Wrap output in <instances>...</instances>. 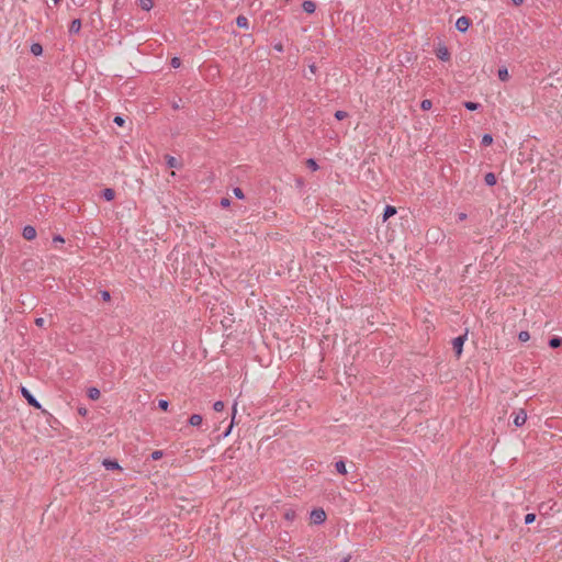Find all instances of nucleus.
Masks as SVG:
<instances>
[{"instance_id":"obj_1","label":"nucleus","mask_w":562,"mask_h":562,"mask_svg":"<svg viewBox=\"0 0 562 562\" xmlns=\"http://www.w3.org/2000/svg\"><path fill=\"white\" fill-rule=\"evenodd\" d=\"M467 339V336H459V337H456L453 340H452V348L456 352V356L459 358L462 353V348H463V345H464V341Z\"/></svg>"},{"instance_id":"obj_2","label":"nucleus","mask_w":562,"mask_h":562,"mask_svg":"<svg viewBox=\"0 0 562 562\" xmlns=\"http://www.w3.org/2000/svg\"><path fill=\"white\" fill-rule=\"evenodd\" d=\"M311 519L314 524H322L326 519V514L322 508L312 510Z\"/></svg>"},{"instance_id":"obj_3","label":"nucleus","mask_w":562,"mask_h":562,"mask_svg":"<svg viewBox=\"0 0 562 562\" xmlns=\"http://www.w3.org/2000/svg\"><path fill=\"white\" fill-rule=\"evenodd\" d=\"M21 393L24 396V398L27 401V403L35 407L41 408V404L37 402V400L30 393V391L26 387L21 389Z\"/></svg>"},{"instance_id":"obj_4","label":"nucleus","mask_w":562,"mask_h":562,"mask_svg":"<svg viewBox=\"0 0 562 562\" xmlns=\"http://www.w3.org/2000/svg\"><path fill=\"white\" fill-rule=\"evenodd\" d=\"M527 420V414L525 409H519L516 413H514V424L517 427L522 426Z\"/></svg>"},{"instance_id":"obj_5","label":"nucleus","mask_w":562,"mask_h":562,"mask_svg":"<svg viewBox=\"0 0 562 562\" xmlns=\"http://www.w3.org/2000/svg\"><path fill=\"white\" fill-rule=\"evenodd\" d=\"M471 24V21L469 18L467 16H460L457 22H456V27L458 31L460 32H465L468 31L469 26Z\"/></svg>"},{"instance_id":"obj_6","label":"nucleus","mask_w":562,"mask_h":562,"mask_svg":"<svg viewBox=\"0 0 562 562\" xmlns=\"http://www.w3.org/2000/svg\"><path fill=\"white\" fill-rule=\"evenodd\" d=\"M22 235L26 240H32L36 237V229L35 227L27 225L23 228Z\"/></svg>"},{"instance_id":"obj_7","label":"nucleus","mask_w":562,"mask_h":562,"mask_svg":"<svg viewBox=\"0 0 562 562\" xmlns=\"http://www.w3.org/2000/svg\"><path fill=\"white\" fill-rule=\"evenodd\" d=\"M302 8L306 13L311 14L315 12L316 4L311 0H306L303 2Z\"/></svg>"},{"instance_id":"obj_8","label":"nucleus","mask_w":562,"mask_h":562,"mask_svg":"<svg viewBox=\"0 0 562 562\" xmlns=\"http://www.w3.org/2000/svg\"><path fill=\"white\" fill-rule=\"evenodd\" d=\"M437 57L441 60H448L450 58V53L447 47H440L437 50Z\"/></svg>"},{"instance_id":"obj_9","label":"nucleus","mask_w":562,"mask_h":562,"mask_svg":"<svg viewBox=\"0 0 562 562\" xmlns=\"http://www.w3.org/2000/svg\"><path fill=\"white\" fill-rule=\"evenodd\" d=\"M81 30V21L79 19H75L69 25L70 33H79Z\"/></svg>"},{"instance_id":"obj_10","label":"nucleus","mask_w":562,"mask_h":562,"mask_svg":"<svg viewBox=\"0 0 562 562\" xmlns=\"http://www.w3.org/2000/svg\"><path fill=\"white\" fill-rule=\"evenodd\" d=\"M102 464L105 467L106 470H116L120 469V465L114 460L104 459Z\"/></svg>"},{"instance_id":"obj_11","label":"nucleus","mask_w":562,"mask_h":562,"mask_svg":"<svg viewBox=\"0 0 562 562\" xmlns=\"http://www.w3.org/2000/svg\"><path fill=\"white\" fill-rule=\"evenodd\" d=\"M395 214H396V209L392 205H387L384 209L383 221L385 222L386 220H389L391 216H393Z\"/></svg>"},{"instance_id":"obj_12","label":"nucleus","mask_w":562,"mask_h":562,"mask_svg":"<svg viewBox=\"0 0 562 562\" xmlns=\"http://www.w3.org/2000/svg\"><path fill=\"white\" fill-rule=\"evenodd\" d=\"M202 420H203V418H202V416H201V415H199V414H193V415L189 418V423H190V425H191V426H194V427L200 426V425L202 424Z\"/></svg>"},{"instance_id":"obj_13","label":"nucleus","mask_w":562,"mask_h":562,"mask_svg":"<svg viewBox=\"0 0 562 562\" xmlns=\"http://www.w3.org/2000/svg\"><path fill=\"white\" fill-rule=\"evenodd\" d=\"M335 468H336V471L339 473V474H342V475H346L347 474V469H346V463L342 461V460H339L335 463Z\"/></svg>"},{"instance_id":"obj_14","label":"nucleus","mask_w":562,"mask_h":562,"mask_svg":"<svg viewBox=\"0 0 562 562\" xmlns=\"http://www.w3.org/2000/svg\"><path fill=\"white\" fill-rule=\"evenodd\" d=\"M484 180H485V183L491 187L496 184V181H497L496 176L493 172L486 173L484 177Z\"/></svg>"},{"instance_id":"obj_15","label":"nucleus","mask_w":562,"mask_h":562,"mask_svg":"<svg viewBox=\"0 0 562 562\" xmlns=\"http://www.w3.org/2000/svg\"><path fill=\"white\" fill-rule=\"evenodd\" d=\"M236 24L239 27L248 29V19L245 15H238L236 19Z\"/></svg>"},{"instance_id":"obj_16","label":"nucleus","mask_w":562,"mask_h":562,"mask_svg":"<svg viewBox=\"0 0 562 562\" xmlns=\"http://www.w3.org/2000/svg\"><path fill=\"white\" fill-rule=\"evenodd\" d=\"M31 53L35 56H40L43 53V47L40 43H34L31 45Z\"/></svg>"},{"instance_id":"obj_17","label":"nucleus","mask_w":562,"mask_h":562,"mask_svg":"<svg viewBox=\"0 0 562 562\" xmlns=\"http://www.w3.org/2000/svg\"><path fill=\"white\" fill-rule=\"evenodd\" d=\"M89 398L97 401L100 397V391L97 387H90L88 390Z\"/></svg>"},{"instance_id":"obj_18","label":"nucleus","mask_w":562,"mask_h":562,"mask_svg":"<svg viewBox=\"0 0 562 562\" xmlns=\"http://www.w3.org/2000/svg\"><path fill=\"white\" fill-rule=\"evenodd\" d=\"M102 195L106 201H112L115 196V192L114 190L108 188L103 190Z\"/></svg>"},{"instance_id":"obj_19","label":"nucleus","mask_w":562,"mask_h":562,"mask_svg":"<svg viewBox=\"0 0 562 562\" xmlns=\"http://www.w3.org/2000/svg\"><path fill=\"white\" fill-rule=\"evenodd\" d=\"M166 158H167L168 167H170V168H179L180 167V164L177 160V158H175L172 156H167Z\"/></svg>"},{"instance_id":"obj_20","label":"nucleus","mask_w":562,"mask_h":562,"mask_svg":"<svg viewBox=\"0 0 562 562\" xmlns=\"http://www.w3.org/2000/svg\"><path fill=\"white\" fill-rule=\"evenodd\" d=\"M236 412H237V403H235V404H234V406H233L232 423H231V425H229L228 429H227V430L225 431V434H224V436H225V437L229 435V432H231V430H232V428H233V425H234V423H235Z\"/></svg>"},{"instance_id":"obj_21","label":"nucleus","mask_w":562,"mask_h":562,"mask_svg":"<svg viewBox=\"0 0 562 562\" xmlns=\"http://www.w3.org/2000/svg\"><path fill=\"white\" fill-rule=\"evenodd\" d=\"M498 78H499L502 81H506V80H508V78H509V74H508L507 68L503 67V68H499V69H498Z\"/></svg>"},{"instance_id":"obj_22","label":"nucleus","mask_w":562,"mask_h":562,"mask_svg":"<svg viewBox=\"0 0 562 562\" xmlns=\"http://www.w3.org/2000/svg\"><path fill=\"white\" fill-rule=\"evenodd\" d=\"M139 5L143 10L149 11L153 8V0H139Z\"/></svg>"},{"instance_id":"obj_23","label":"nucleus","mask_w":562,"mask_h":562,"mask_svg":"<svg viewBox=\"0 0 562 562\" xmlns=\"http://www.w3.org/2000/svg\"><path fill=\"white\" fill-rule=\"evenodd\" d=\"M562 345V338L560 337H552L550 340H549V346L551 348H558Z\"/></svg>"},{"instance_id":"obj_24","label":"nucleus","mask_w":562,"mask_h":562,"mask_svg":"<svg viewBox=\"0 0 562 562\" xmlns=\"http://www.w3.org/2000/svg\"><path fill=\"white\" fill-rule=\"evenodd\" d=\"M518 339L521 341V342H526L530 339V335L528 331L526 330H522L518 334Z\"/></svg>"},{"instance_id":"obj_25","label":"nucleus","mask_w":562,"mask_h":562,"mask_svg":"<svg viewBox=\"0 0 562 562\" xmlns=\"http://www.w3.org/2000/svg\"><path fill=\"white\" fill-rule=\"evenodd\" d=\"M431 106H432V102H431L430 100H428V99L423 100V101H422V103H420V108H422L424 111H428V110H430V109H431Z\"/></svg>"},{"instance_id":"obj_26","label":"nucleus","mask_w":562,"mask_h":562,"mask_svg":"<svg viewBox=\"0 0 562 562\" xmlns=\"http://www.w3.org/2000/svg\"><path fill=\"white\" fill-rule=\"evenodd\" d=\"M224 407H225V404H224V402H222V401H217V402H215V403L213 404V409H214L215 412H222V411L224 409Z\"/></svg>"},{"instance_id":"obj_27","label":"nucleus","mask_w":562,"mask_h":562,"mask_svg":"<svg viewBox=\"0 0 562 562\" xmlns=\"http://www.w3.org/2000/svg\"><path fill=\"white\" fill-rule=\"evenodd\" d=\"M306 165L308 168H311L312 170H317L318 166L316 164V161L314 159H307L306 161Z\"/></svg>"},{"instance_id":"obj_28","label":"nucleus","mask_w":562,"mask_h":562,"mask_svg":"<svg viewBox=\"0 0 562 562\" xmlns=\"http://www.w3.org/2000/svg\"><path fill=\"white\" fill-rule=\"evenodd\" d=\"M158 406H159V408H161L162 411H167V409H168V406H169V403H168V401H166V400H159V401H158Z\"/></svg>"},{"instance_id":"obj_29","label":"nucleus","mask_w":562,"mask_h":562,"mask_svg":"<svg viewBox=\"0 0 562 562\" xmlns=\"http://www.w3.org/2000/svg\"><path fill=\"white\" fill-rule=\"evenodd\" d=\"M162 451L161 450H155L153 453H151V459L153 460H159L162 458Z\"/></svg>"},{"instance_id":"obj_30","label":"nucleus","mask_w":562,"mask_h":562,"mask_svg":"<svg viewBox=\"0 0 562 562\" xmlns=\"http://www.w3.org/2000/svg\"><path fill=\"white\" fill-rule=\"evenodd\" d=\"M535 519H536V515L535 514H527L525 516V524H527V525L531 524V522L535 521Z\"/></svg>"},{"instance_id":"obj_31","label":"nucleus","mask_w":562,"mask_h":562,"mask_svg":"<svg viewBox=\"0 0 562 562\" xmlns=\"http://www.w3.org/2000/svg\"><path fill=\"white\" fill-rule=\"evenodd\" d=\"M233 192H234V194H235V196H236V198H238V199H244V193H243V190H241L240 188H235V189L233 190Z\"/></svg>"},{"instance_id":"obj_32","label":"nucleus","mask_w":562,"mask_h":562,"mask_svg":"<svg viewBox=\"0 0 562 562\" xmlns=\"http://www.w3.org/2000/svg\"><path fill=\"white\" fill-rule=\"evenodd\" d=\"M294 517H295V512L294 510H288L284 514V518L288 519V520H292V519H294Z\"/></svg>"},{"instance_id":"obj_33","label":"nucleus","mask_w":562,"mask_h":562,"mask_svg":"<svg viewBox=\"0 0 562 562\" xmlns=\"http://www.w3.org/2000/svg\"><path fill=\"white\" fill-rule=\"evenodd\" d=\"M335 116H336L337 120H344L345 117H347V112H345V111H337L335 113Z\"/></svg>"},{"instance_id":"obj_34","label":"nucleus","mask_w":562,"mask_h":562,"mask_svg":"<svg viewBox=\"0 0 562 562\" xmlns=\"http://www.w3.org/2000/svg\"><path fill=\"white\" fill-rule=\"evenodd\" d=\"M180 65H181L180 58H178V57H173V58L171 59V66H172L173 68H178V67H180Z\"/></svg>"},{"instance_id":"obj_35","label":"nucleus","mask_w":562,"mask_h":562,"mask_svg":"<svg viewBox=\"0 0 562 562\" xmlns=\"http://www.w3.org/2000/svg\"><path fill=\"white\" fill-rule=\"evenodd\" d=\"M477 106H479V104H477V103H473V102H467V103H465V108H467L468 110H471V111L476 110V109H477Z\"/></svg>"},{"instance_id":"obj_36","label":"nucleus","mask_w":562,"mask_h":562,"mask_svg":"<svg viewBox=\"0 0 562 562\" xmlns=\"http://www.w3.org/2000/svg\"><path fill=\"white\" fill-rule=\"evenodd\" d=\"M124 119L122 116H115L114 117V123L117 124L119 126H122L124 124Z\"/></svg>"},{"instance_id":"obj_37","label":"nucleus","mask_w":562,"mask_h":562,"mask_svg":"<svg viewBox=\"0 0 562 562\" xmlns=\"http://www.w3.org/2000/svg\"><path fill=\"white\" fill-rule=\"evenodd\" d=\"M44 323H45V321H44V318H42V317H38V318H36V319H35V324H36V326H38V327H43V326H44Z\"/></svg>"},{"instance_id":"obj_38","label":"nucleus","mask_w":562,"mask_h":562,"mask_svg":"<svg viewBox=\"0 0 562 562\" xmlns=\"http://www.w3.org/2000/svg\"><path fill=\"white\" fill-rule=\"evenodd\" d=\"M101 296L104 301H109L110 300V293L108 291H102L101 292Z\"/></svg>"},{"instance_id":"obj_39","label":"nucleus","mask_w":562,"mask_h":562,"mask_svg":"<svg viewBox=\"0 0 562 562\" xmlns=\"http://www.w3.org/2000/svg\"><path fill=\"white\" fill-rule=\"evenodd\" d=\"M53 241L63 244L65 240L61 236L57 235L53 238Z\"/></svg>"},{"instance_id":"obj_40","label":"nucleus","mask_w":562,"mask_h":562,"mask_svg":"<svg viewBox=\"0 0 562 562\" xmlns=\"http://www.w3.org/2000/svg\"><path fill=\"white\" fill-rule=\"evenodd\" d=\"M221 205H222V206H224V207L228 206V205H229V200H228V199H226V198H223V199L221 200Z\"/></svg>"},{"instance_id":"obj_41","label":"nucleus","mask_w":562,"mask_h":562,"mask_svg":"<svg viewBox=\"0 0 562 562\" xmlns=\"http://www.w3.org/2000/svg\"><path fill=\"white\" fill-rule=\"evenodd\" d=\"M481 140H493V137L490 134H484Z\"/></svg>"},{"instance_id":"obj_42","label":"nucleus","mask_w":562,"mask_h":562,"mask_svg":"<svg viewBox=\"0 0 562 562\" xmlns=\"http://www.w3.org/2000/svg\"><path fill=\"white\" fill-rule=\"evenodd\" d=\"M467 218V214L465 213H459L458 214V220L459 221H464Z\"/></svg>"},{"instance_id":"obj_43","label":"nucleus","mask_w":562,"mask_h":562,"mask_svg":"<svg viewBox=\"0 0 562 562\" xmlns=\"http://www.w3.org/2000/svg\"><path fill=\"white\" fill-rule=\"evenodd\" d=\"M515 5H520L524 0H512Z\"/></svg>"},{"instance_id":"obj_44","label":"nucleus","mask_w":562,"mask_h":562,"mask_svg":"<svg viewBox=\"0 0 562 562\" xmlns=\"http://www.w3.org/2000/svg\"><path fill=\"white\" fill-rule=\"evenodd\" d=\"M53 1H54L55 3H58V2H59V0H53Z\"/></svg>"}]
</instances>
